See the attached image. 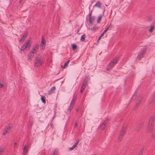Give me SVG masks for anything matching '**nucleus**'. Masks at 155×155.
Returning <instances> with one entry per match:
<instances>
[{
	"label": "nucleus",
	"mask_w": 155,
	"mask_h": 155,
	"mask_svg": "<svg viewBox=\"0 0 155 155\" xmlns=\"http://www.w3.org/2000/svg\"><path fill=\"white\" fill-rule=\"evenodd\" d=\"M27 34H25L22 36V38L20 39V42H23L25 39Z\"/></svg>",
	"instance_id": "19"
},
{
	"label": "nucleus",
	"mask_w": 155,
	"mask_h": 155,
	"mask_svg": "<svg viewBox=\"0 0 155 155\" xmlns=\"http://www.w3.org/2000/svg\"><path fill=\"white\" fill-rule=\"evenodd\" d=\"M39 48V45L38 44H36L34 46V48L31 51H33V52H34V53H36V51L37 50H38Z\"/></svg>",
	"instance_id": "15"
},
{
	"label": "nucleus",
	"mask_w": 155,
	"mask_h": 155,
	"mask_svg": "<svg viewBox=\"0 0 155 155\" xmlns=\"http://www.w3.org/2000/svg\"><path fill=\"white\" fill-rule=\"evenodd\" d=\"M92 11H91L90 13H89L88 15V16L89 17V21L90 24H93V21L91 20V18H93V20H94L95 19L94 17H91V13Z\"/></svg>",
	"instance_id": "12"
},
{
	"label": "nucleus",
	"mask_w": 155,
	"mask_h": 155,
	"mask_svg": "<svg viewBox=\"0 0 155 155\" xmlns=\"http://www.w3.org/2000/svg\"><path fill=\"white\" fill-rule=\"evenodd\" d=\"M55 89V86L53 87L50 89V91H48V94L50 95L51 94L52 91Z\"/></svg>",
	"instance_id": "22"
},
{
	"label": "nucleus",
	"mask_w": 155,
	"mask_h": 155,
	"mask_svg": "<svg viewBox=\"0 0 155 155\" xmlns=\"http://www.w3.org/2000/svg\"><path fill=\"white\" fill-rule=\"evenodd\" d=\"M46 41L43 36H42L41 39V42L40 45V46L41 47V50H43L45 49L46 45Z\"/></svg>",
	"instance_id": "5"
},
{
	"label": "nucleus",
	"mask_w": 155,
	"mask_h": 155,
	"mask_svg": "<svg viewBox=\"0 0 155 155\" xmlns=\"http://www.w3.org/2000/svg\"><path fill=\"white\" fill-rule=\"evenodd\" d=\"M74 149V147H73V146L72 147L69 148V149L70 150H73Z\"/></svg>",
	"instance_id": "42"
},
{
	"label": "nucleus",
	"mask_w": 155,
	"mask_h": 155,
	"mask_svg": "<svg viewBox=\"0 0 155 155\" xmlns=\"http://www.w3.org/2000/svg\"><path fill=\"white\" fill-rule=\"evenodd\" d=\"M108 27H109V28H111L113 27V25H111V24H110L109 26H108Z\"/></svg>",
	"instance_id": "41"
},
{
	"label": "nucleus",
	"mask_w": 155,
	"mask_h": 155,
	"mask_svg": "<svg viewBox=\"0 0 155 155\" xmlns=\"http://www.w3.org/2000/svg\"><path fill=\"white\" fill-rule=\"evenodd\" d=\"M125 128L123 127L121 129L120 134H122V135L124 136L125 133Z\"/></svg>",
	"instance_id": "17"
},
{
	"label": "nucleus",
	"mask_w": 155,
	"mask_h": 155,
	"mask_svg": "<svg viewBox=\"0 0 155 155\" xmlns=\"http://www.w3.org/2000/svg\"><path fill=\"white\" fill-rule=\"evenodd\" d=\"M154 29V28L153 26H151L149 30V31L150 32H152L153 30Z\"/></svg>",
	"instance_id": "32"
},
{
	"label": "nucleus",
	"mask_w": 155,
	"mask_h": 155,
	"mask_svg": "<svg viewBox=\"0 0 155 155\" xmlns=\"http://www.w3.org/2000/svg\"><path fill=\"white\" fill-rule=\"evenodd\" d=\"M56 150H54V151L53 153L51 154V155H56Z\"/></svg>",
	"instance_id": "39"
},
{
	"label": "nucleus",
	"mask_w": 155,
	"mask_h": 155,
	"mask_svg": "<svg viewBox=\"0 0 155 155\" xmlns=\"http://www.w3.org/2000/svg\"><path fill=\"white\" fill-rule=\"evenodd\" d=\"M102 37L101 36V35L99 36V38L98 39L97 42H98L101 39V38Z\"/></svg>",
	"instance_id": "43"
},
{
	"label": "nucleus",
	"mask_w": 155,
	"mask_h": 155,
	"mask_svg": "<svg viewBox=\"0 0 155 155\" xmlns=\"http://www.w3.org/2000/svg\"><path fill=\"white\" fill-rule=\"evenodd\" d=\"M153 16L152 15H151L147 19V21H151L153 19Z\"/></svg>",
	"instance_id": "26"
},
{
	"label": "nucleus",
	"mask_w": 155,
	"mask_h": 155,
	"mask_svg": "<svg viewBox=\"0 0 155 155\" xmlns=\"http://www.w3.org/2000/svg\"><path fill=\"white\" fill-rule=\"evenodd\" d=\"M147 51V48H145L142 50L141 52L137 56V58L139 60H140L143 56V55L145 54Z\"/></svg>",
	"instance_id": "6"
},
{
	"label": "nucleus",
	"mask_w": 155,
	"mask_h": 155,
	"mask_svg": "<svg viewBox=\"0 0 155 155\" xmlns=\"http://www.w3.org/2000/svg\"><path fill=\"white\" fill-rule=\"evenodd\" d=\"M85 87L84 86V85H82L80 91L81 93H82L84 91Z\"/></svg>",
	"instance_id": "31"
},
{
	"label": "nucleus",
	"mask_w": 155,
	"mask_h": 155,
	"mask_svg": "<svg viewBox=\"0 0 155 155\" xmlns=\"http://www.w3.org/2000/svg\"><path fill=\"white\" fill-rule=\"evenodd\" d=\"M97 7L99 8L101 7V3L100 1H97L94 7Z\"/></svg>",
	"instance_id": "18"
},
{
	"label": "nucleus",
	"mask_w": 155,
	"mask_h": 155,
	"mask_svg": "<svg viewBox=\"0 0 155 155\" xmlns=\"http://www.w3.org/2000/svg\"><path fill=\"white\" fill-rule=\"evenodd\" d=\"M41 100L42 102L44 103V104H45L46 103V100H45V96H42L41 97Z\"/></svg>",
	"instance_id": "24"
},
{
	"label": "nucleus",
	"mask_w": 155,
	"mask_h": 155,
	"mask_svg": "<svg viewBox=\"0 0 155 155\" xmlns=\"http://www.w3.org/2000/svg\"><path fill=\"white\" fill-rule=\"evenodd\" d=\"M89 80V79L88 77H85V78L84 79V81L82 82V85H84V86L85 87L87 86L88 82Z\"/></svg>",
	"instance_id": "11"
},
{
	"label": "nucleus",
	"mask_w": 155,
	"mask_h": 155,
	"mask_svg": "<svg viewBox=\"0 0 155 155\" xmlns=\"http://www.w3.org/2000/svg\"><path fill=\"white\" fill-rule=\"evenodd\" d=\"M32 124H33V123H31V124H30V127H32Z\"/></svg>",
	"instance_id": "49"
},
{
	"label": "nucleus",
	"mask_w": 155,
	"mask_h": 155,
	"mask_svg": "<svg viewBox=\"0 0 155 155\" xmlns=\"http://www.w3.org/2000/svg\"><path fill=\"white\" fill-rule=\"evenodd\" d=\"M154 103H155V93L151 95L149 105L150 106H152Z\"/></svg>",
	"instance_id": "7"
},
{
	"label": "nucleus",
	"mask_w": 155,
	"mask_h": 155,
	"mask_svg": "<svg viewBox=\"0 0 155 155\" xmlns=\"http://www.w3.org/2000/svg\"><path fill=\"white\" fill-rule=\"evenodd\" d=\"M123 136L122 135V134H120L119 135V136L118 137V142H120L121 141V140H122L123 137Z\"/></svg>",
	"instance_id": "29"
},
{
	"label": "nucleus",
	"mask_w": 155,
	"mask_h": 155,
	"mask_svg": "<svg viewBox=\"0 0 155 155\" xmlns=\"http://www.w3.org/2000/svg\"><path fill=\"white\" fill-rule=\"evenodd\" d=\"M79 31H80L79 29H78L77 31V33H78Z\"/></svg>",
	"instance_id": "50"
},
{
	"label": "nucleus",
	"mask_w": 155,
	"mask_h": 155,
	"mask_svg": "<svg viewBox=\"0 0 155 155\" xmlns=\"http://www.w3.org/2000/svg\"><path fill=\"white\" fill-rule=\"evenodd\" d=\"M74 103H73L71 102L70 105L69 107V108L68 110L67 113H68V114L70 113L71 111V110L73 108V106L74 105Z\"/></svg>",
	"instance_id": "13"
},
{
	"label": "nucleus",
	"mask_w": 155,
	"mask_h": 155,
	"mask_svg": "<svg viewBox=\"0 0 155 155\" xmlns=\"http://www.w3.org/2000/svg\"><path fill=\"white\" fill-rule=\"evenodd\" d=\"M74 145H75V146H77V145H78V144L77 143H75L74 144Z\"/></svg>",
	"instance_id": "48"
},
{
	"label": "nucleus",
	"mask_w": 155,
	"mask_h": 155,
	"mask_svg": "<svg viewBox=\"0 0 155 155\" xmlns=\"http://www.w3.org/2000/svg\"><path fill=\"white\" fill-rule=\"evenodd\" d=\"M76 96H74L73 98V99L71 101V103L74 104L75 102L76 101Z\"/></svg>",
	"instance_id": "33"
},
{
	"label": "nucleus",
	"mask_w": 155,
	"mask_h": 155,
	"mask_svg": "<svg viewBox=\"0 0 155 155\" xmlns=\"http://www.w3.org/2000/svg\"><path fill=\"white\" fill-rule=\"evenodd\" d=\"M102 16L101 15H100L98 17L97 20V22L98 23H100V21L102 18Z\"/></svg>",
	"instance_id": "28"
},
{
	"label": "nucleus",
	"mask_w": 155,
	"mask_h": 155,
	"mask_svg": "<svg viewBox=\"0 0 155 155\" xmlns=\"http://www.w3.org/2000/svg\"><path fill=\"white\" fill-rule=\"evenodd\" d=\"M31 45V42L30 40H28L27 42H25L22 46L21 47L20 50L24 51V50H27L28 49V50L29 49Z\"/></svg>",
	"instance_id": "3"
},
{
	"label": "nucleus",
	"mask_w": 155,
	"mask_h": 155,
	"mask_svg": "<svg viewBox=\"0 0 155 155\" xmlns=\"http://www.w3.org/2000/svg\"><path fill=\"white\" fill-rule=\"evenodd\" d=\"M10 129L11 127L10 126H6L5 129V130L3 131L2 133V135H4L7 134L10 131Z\"/></svg>",
	"instance_id": "10"
},
{
	"label": "nucleus",
	"mask_w": 155,
	"mask_h": 155,
	"mask_svg": "<svg viewBox=\"0 0 155 155\" xmlns=\"http://www.w3.org/2000/svg\"><path fill=\"white\" fill-rule=\"evenodd\" d=\"M45 62L42 56L40 54H38L35 57L34 62V66L35 67H39L44 63Z\"/></svg>",
	"instance_id": "1"
},
{
	"label": "nucleus",
	"mask_w": 155,
	"mask_h": 155,
	"mask_svg": "<svg viewBox=\"0 0 155 155\" xmlns=\"http://www.w3.org/2000/svg\"><path fill=\"white\" fill-rule=\"evenodd\" d=\"M71 47L73 50H76L77 48V45L75 44H73L71 45Z\"/></svg>",
	"instance_id": "21"
},
{
	"label": "nucleus",
	"mask_w": 155,
	"mask_h": 155,
	"mask_svg": "<svg viewBox=\"0 0 155 155\" xmlns=\"http://www.w3.org/2000/svg\"><path fill=\"white\" fill-rule=\"evenodd\" d=\"M140 102H141V101L140 100L138 102H137V103L135 105L134 107V109H136L137 108V107L139 106V105Z\"/></svg>",
	"instance_id": "25"
},
{
	"label": "nucleus",
	"mask_w": 155,
	"mask_h": 155,
	"mask_svg": "<svg viewBox=\"0 0 155 155\" xmlns=\"http://www.w3.org/2000/svg\"><path fill=\"white\" fill-rule=\"evenodd\" d=\"M79 141H80V140L79 139H78L77 140V141L76 142V143L78 144V143H79Z\"/></svg>",
	"instance_id": "44"
},
{
	"label": "nucleus",
	"mask_w": 155,
	"mask_h": 155,
	"mask_svg": "<svg viewBox=\"0 0 155 155\" xmlns=\"http://www.w3.org/2000/svg\"><path fill=\"white\" fill-rule=\"evenodd\" d=\"M154 117H151L149 121V124L148 127V130L150 132L153 128V125L154 123Z\"/></svg>",
	"instance_id": "4"
},
{
	"label": "nucleus",
	"mask_w": 155,
	"mask_h": 155,
	"mask_svg": "<svg viewBox=\"0 0 155 155\" xmlns=\"http://www.w3.org/2000/svg\"><path fill=\"white\" fill-rule=\"evenodd\" d=\"M119 59V57H117L113 59L109 64L106 70L107 71H109L112 68L114 67L116 64L117 63Z\"/></svg>",
	"instance_id": "2"
},
{
	"label": "nucleus",
	"mask_w": 155,
	"mask_h": 155,
	"mask_svg": "<svg viewBox=\"0 0 155 155\" xmlns=\"http://www.w3.org/2000/svg\"><path fill=\"white\" fill-rule=\"evenodd\" d=\"M143 123L142 122L138 126V127L136 129V131L138 132L140 129V128L142 127L143 125Z\"/></svg>",
	"instance_id": "16"
},
{
	"label": "nucleus",
	"mask_w": 155,
	"mask_h": 155,
	"mask_svg": "<svg viewBox=\"0 0 155 155\" xmlns=\"http://www.w3.org/2000/svg\"><path fill=\"white\" fill-rule=\"evenodd\" d=\"M35 53L34 52H33V51H31L29 53V54L28 56V61H31L33 57L34 56V54Z\"/></svg>",
	"instance_id": "9"
},
{
	"label": "nucleus",
	"mask_w": 155,
	"mask_h": 155,
	"mask_svg": "<svg viewBox=\"0 0 155 155\" xmlns=\"http://www.w3.org/2000/svg\"><path fill=\"white\" fill-rule=\"evenodd\" d=\"M79 109L78 108L76 110V111L78 112H79Z\"/></svg>",
	"instance_id": "46"
},
{
	"label": "nucleus",
	"mask_w": 155,
	"mask_h": 155,
	"mask_svg": "<svg viewBox=\"0 0 155 155\" xmlns=\"http://www.w3.org/2000/svg\"><path fill=\"white\" fill-rule=\"evenodd\" d=\"M98 29V28L96 26H94L91 29V30L93 31H94L97 30Z\"/></svg>",
	"instance_id": "30"
},
{
	"label": "nucleus",
	"mask_w": 155,
	"mask_h": 155,
	"mask_svg": "<svg viewBox=\"0 0 155 155\" xmlns=\"http://www.w3.org/2000/svg\"><path fill=\"white\" fill-rule=\"evenodd\" d=\"M4 86L3 84L2 83L0 84V88H2Z\"/></svg>",
	"instance_id": "40"
},
{
	"label": "nucleus",
	"mask_w": 155,
	"mask_h": 155,
	"mask_svg": "<svg viewBox=\"0 0 155 155\" xmlns=\"http://www.w3.org/2000/svg\"><path fill=\"white\" fill-rule=\"evenodd\" d=\"M29 147V145L28 144L25 145V146L23 149V155H26L27 154Z\"/></svg>",
	"instance_id": "8"
},
{
	"label": "nucleus",
	"mask_w": 155,
	"mask_h": 155,
	"mask_svg": "<svg viewBox=\"0 0 155 155\" xmlns=\"http://www.w3.org/2000/svg\"><path fill=\"white\" fill-rule=\"evenodd\" d=\"M69 61L70 60H68L66 63H65L64 66V68H65L67 67V65L69 64Z\"/></svg>",
	"instance_id": "34"
},
{
	"label": "nucleus",
	"mask_w": 155,
	"mask_h": 155,
	"mask_svg": "<svg viewBox=\"0 0 155 155\" xmlns=\"http://www.w3.org/2000/svg\"><path fill=\"white\" fill-rule=\"evenodd\" d=\"M144 147H143L142 148L138 155H142L143 151L144 150Z\"/></svg>",
	"instance_id": "27"
},
{
	"label": "nucleus",
	"mask_w": 155,
	"mask_h": 155,
	"mask_svg": "<svg viewBox=\"0 0 155 155\" xmlns=\"http://www.w3.org/2000/svg\"><path fill=\"white\" fill-rule=\"evenodd\" d=\"M154 23H155V20L154 21Z\"/></svg>",
	"instance_id": "53"
},
{
	"label": "nucleus",
	"mask_w": 155,
	"mask_h": 155,
	"mask_svg": "<svg viewBox=\"0 0 155 155\" xmlns=\"http://www.w3.org/2000/svg\"><path fill=\"white\" fill-rule=\"evenodd\" d=\"M22 0H20V3H21V1H22Z\"/></svg>",
	"instance_id": "51"
},
{
	"label": "nucleus",
	"mask_w": 155,
	"mask_h": 155,
	"mask_svg": "<svg viewBox=\"0 0 155 155\" xmlns=\"http://www.w3.org/2000/svg\"><path fill=\"white\" fill-rule=\"evenodd\" d=\"M72 146L74 148H75L76 147V146H75V145H74Z\"/></svg>",
	"instance_id": "47"
},
{
	"label": "nucleus",
	"mask_w": 155,
	"mask_h": 155,
	"mask_svg": "<svg viewBox=\"0 0 155 155\" xmlns=\"http://www.w3.org/2000/svg\"><path fill=\"white\" fill-rule=\"evenodd\" d=\"M16 145L17 143H14V147L15 150L16 147Z\"/></svg>",
	"instance_id": "38"
},
{
	"label": "nucleus",
	"mask_w": 155,
	"mask_h": 155,
	"mask_svg": "<svg viewBox=\"0 0 155 155\" xmlns=\"http://www.w3.org/2000/svg\"><path fill=\"white\" fill-rule=\"evenodd\" d=\"M5 148L3 147H0V155H1L5 151Z\"/></svg>",
	"instance_id": "20"
},
{
	"label": "nucleus",
	"mask_w": 155,
	"mask_h": 155,
	"mask_svg": "<svg viewBox=\"0 0 155 155\" xmlns=\"http://www.w3.org/2000/svg\"><path fill=\"white\" fill-rule=\"evenodd\" d=\"M152 137L153 138H154L155 137V130L154 131V132L153 133V134L152 135Z\"/></svg>",
	"instance_id": "37"
},
{
	"label": "nucleus",
	"mask_w": 155,
	"mask_h": 155,
	"mask_svg": "<svg viewBox=\"0 0 155 155\" xmlns=\"http://www.w3.org/2000/svg\"><path fill=\"white\" fill-rule=\"evenodd\" d=\"M91 20L93 21L94 20H93V18H91Z\"/></svg>",
	"instance_id": "52"
},
{
	"label": "nucleus",
	"mask_w": 155,
	"mask_h": 155,
	"mask_svg": "<svg viewBox=\"0 0 155 155\" xmlns=\"http://www.w3.org/2000/svg\"><path fill=\"white\" fill-rule=\"evenodd\" d=\"M86 37V35L85 34H84L82 35L81 37L80 40L82 41H85V38Z\"/></svg>",
	"instance_id": "23"
},
{
	"label": "nucleus",
	"mask_w": 155,
	"mask_h": 155,
	"mask_svg": "<svg viewBox=\"0 0 155 155\" xmlns=\"http://www.w3.org/2000/svg\"><path fill=\"white\" fill-rule=\"evenodd\" d=\"M106 124V122H104L102 124L98 127V128L101 129V130H103L105 129Z\"/></svg>",
	"instance_id": "14"
},
{
	"label": "nucleus",
	"mask_w": 155,
	"mask_h": 155,
	"mask_svg": "<svg viewBox=\"0 0 155 155\" xmlns=\"http://www.w3.org/2000/svg\"><path fill=\"white\" fill-rule=\"evenodd\" d=\"M109 29V27H107L104 31L105 33Z\"/></svg>",
	"instance_id": "36"
},
{
	"label": "nucleus",
	"mask_w": 155,
	"mask_h": 155,
	"mask_svg": "<svg viewBox=\"0 0 155 155\" xmlns=\"http://www.w3.org/2000/svg\"><path fill=\"white\" fill-rule=\"evenodd\" d=\"M78 122L77 121H76L75 123V124L74 125V128H76V127L78 126Z\"/></svg>",
	"instance_id": "35"
},
{
	"label": "nucleus",
	"mask_w": 155,
	"mask_h": 155,
	"mask_svg": "<svg viewBox=\"0 0 155 155\" xmlns=\"http://www.w3.org/2000/svg\"><path fill=\"white\" fill-rule=\"evenodd\" d=\"M105 32H104V31L101 34V36L102 37L104 35V34H105Z\"/></svg>",
	"instance_id": "45"
}]
</instances>
